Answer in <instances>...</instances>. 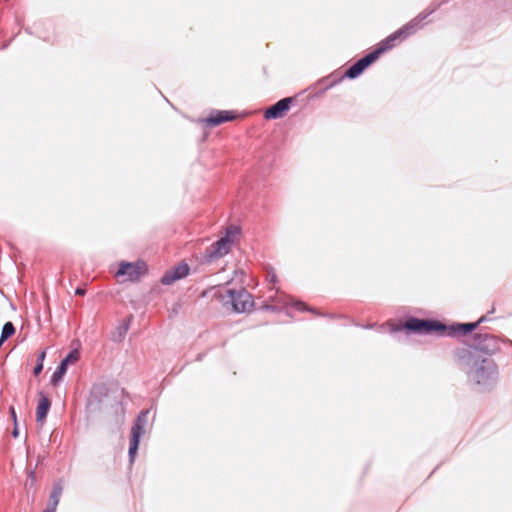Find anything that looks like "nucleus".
I'll use <instances>...</instances> for the list:
<instances>
[{
	"mask_svg": "<svg viewBox=\"0 0 512 512\" xmlns=\"http://www.w3.org/2000/svg\"><path fill=\"white\" fill-rule=\"evenodd\" d=\"M362 72L363 68L360 66L358 62H356L346 71V76L349 78H355L359 76Z\"/></svg>",
	"mask_w": 512,
	"mask_h": 512,
	"instance_id": "dca6fc26",
	"label": "nucleus"
},
{
	"mask_svg": "<svg viewBox=\"0 0 512 512\" xmlns=\"http://www.w3.org/2000/svg\"><path fill=\"white\" fill-rule=\"evenodd\" d=\"M129 323V320H125L116 328L112 337L114 341H121L123 339L129 329Z\"/></svg>",
	"mask_w": 512,
	"mask_h": 512,
	"instance_id": "ddd939ff",
	"label": "nucleus"
},
{
	"mask_svg": "<svg viewBox=\"0 0 512 512\" xmlns=\"http://www.w3.org/2000/svg\"><path fill=\"white\" fill-rule=\"evenodd\" d=\"M148 410L142 411L137 419L135 420L134 425L131 428V440H130V447H129V457L130 462L134 461L135 455L137 453L140 438L142 435L146 432V425L148 420Z\"/></svg>",
	"mask_w": 512,
	"mask_h": 512,
	"instance_id": "7ed1b4c3",
	"label": "nucleus"
},
{
	"mask_svg": "<svg viewBox=\"0 0 512 512\" xmlns=\"http://www.w3.org/2000/svg\"><path fill=\"white\" fill-rule=\"evenodd\" d=\"M67 371V367L64 366L62 363H60L59 367L56 369V371L53 373L51 377V383L53 385H57L63 378Z\"/></svg>",
	"mask_w": 512,
	"mask_h": 512,
	"instance_id": "4468645a",
	"label": "nucleus"
},
{
	"mask_svg": "<svg viewBox=\"0 0 512 512\" xmlns=\"http://www.w3.org/2000/svg\"><path fill=\"white\" fill-rule=\"evenodd\" d=\"M405 327L415 332H430L444 329L442 325L436 322L419 319H410L406 322Z\"/></svg>",
	"mask_w": 512,
	"mask_h": 512,
	"instance_id": "0eeeda50",
	"label": "nucleus"
},
{
	"mask_svg": "<svg viewBox=\"0 0 512 512\" xmlns=\"http://www.w3.org/2000/svg\"><path fill=\"white\" fill-rule=\"evenodd\" d=\"M189 273V266L185 263L180 264L173 269L167 271L162 277V283L164 285H170L175 281L187 276Z\"/></svg>",
	"mask_w": 512,
	"mask_h": 512,
	"instance_id": "6e6552de",
	"label": "nucleus"
},
{
	"mask_svg": "<svg viewBox=\"0 0 512 512\" xmlns=\"http://www.w3.org/2000/svg\"><path fill=\"white\" fill-rule=\"evenodd\" d=\"M467 364L470 379L482 386L483 389L490 387L495 382L496 368L491 361L470 356Z\"/></svg>",
	"mask_w": 512,
	"mask_h": 512,
	"instance_id": "f257e3e1",
	"label": "nucleus"
},
{
	"mask_svg": "<svg viewBox=\"0 0 512 512\" xmlns=\"http://www.w3.org/2000/svg\"><path fill=\"white\" fill-rule=\"evenodd\" d=\"M28 475L30 478V483L31 485H33L35 483V473L33 471H30Z\"/></svg>",
	"mask_w": 512,
	"mask_h": 512,
	"instance_id": "5701e85b",
	"label": "nucleus"
},
{
	"mask_svg": "<svg viewBox=\"0 0 512 512\" xmlns=\"http://www.w3.org/2000/svg\"><path fill=\"white\" fill-rule=\"evenodd\" d=\"M12 435L13 437L17 438L19 436V429H18V426L17 424H14V429L12 431Z\"/></svg>",
	"mask_w": 512,
	"mask_h": 512,
	"instance_id": "4be33fe9",
	"label": "nucleus"
},
{
	"mask_svg": "<svg viewBox=\"0 0 512 512\" xmlns=\"http://www.w3.org/2000/svg\"><path fill=\"white\" fill-rule=\"evenodd\" d=\"M85 292H86V291H85V289H83V288H77V289H76V291H75V293H76L77 295H80V296L84 295V294H85Z\"/></svg>",
	"mask_w": 512,
	"mask_h": 512,
	"instance_id": "393cba45",
	"label": "nucleus"
},
{
	"mask_svg": "<svg viewBox=\"0 0 512 512\" xmlns=\"http://www.w3.org/2000/svg\"><path fill=\"white\" fill-rule=\"evenodd\" d=\"M10 414H11L14 424H17V415H16L15 409L13 407L10 408Z\"/></svg>",
	"mask_w": 512,
	"mask_h": 512,
	"instance_id": "6ab92c4d",
	"label": "nucleus"
},
{
	"mask_svg": "<svg viewBox=\"0 0 512 512\" xmlns=\"http://www.w3.org/2000/svg\"><path fill=\"white\" fill-rule=\"evenodd\" d=\"M221 298L224 301H230L233 310L236 312H246L253 304L251 295L243 289L238 292L228 289L225 291V294H221Z\"/></svg>",
	"mask_w": 512,
	"mask_h": 512,
	"instance_id": "39448f33",
	"label": "nucleus"
},
{
	"mask_svg": "<svg viewBox=\"0 0 512 512\" xmlns=\"http://www.w3.org/2000/svg\"><path fill=\"white\" fill-rule=\"evenodd\" d=\"M147 272V266L143 261L121 262L115 276L123 281H137Z\"/></svg>",
	"mask_w": 512,
	"mask_h": 512,
	"instance_id": "20e7f679",
	"label": "nucleus"
},
{
	"mask_svg": "<svg viewBox=\"0 0 512 512\" xmlns=\"http://www.w3.org/2000/svg\"><path fill=\"white\" fill-rule=\"evenodd\" d=\"M45 356H46V352L45 351H42L39 356H38V363H42L43 364V361L45 359Z\"/></svg>",
	"mask_w": 512,
	"mask_h": 512,
	"instance_id": "412c9836",
	"label": "nucleus"
},
{
	"mask_svg": "<svg viewBox=\"0 0 512 512\" xmlns=\"http://www.w3.org/2000/svg\"><path fill=\"white\" fill-rule=\"evenodd\" d=\"M234 116L228 111H219L210 115L205 121L212 126L219 125L223 122L232 120Z\"/></svg>",
	"mask_w": 512,
	"mask_h": 512,
	"instance_id": "9b49d317",
	"label": "nucleus"
},
{
	"mask_svg": "<svg viewBox=\"0 0 512 512\" xmlns=\"http://www.w3.org/2000/svg\"><path fill=\"white\" fill-rule=\"evenodd\" d=\"M482 320H483V318H481L476 323L461 324V325H459V330H461L463 334H467V333L473 331L477 327L478 323H480Z\"/></svg>",
	"mask_w": 512,
	"mask_h": 512,
	"instance_id": "f3484780",
	"label": "nucleus"
},
{
	"mask_svg": "<svg viewBox=\"0 0 512 512\" xmlns=\"http://www.w3.org/2000/svg\"><path fill=\"white\" fill-rule=\"evenodd\" d=\"M63 487L60 483L54 485L53 490L50 495V502L48 505L57 507L60 497L62 495Z\"/></svg>",
	"mask_w": 512,
	"mask_h": 512,
	"instance_id": "f8f14e48",
	"label": "nucleus"
},
{
	"mask_svg": "<svg viewBox=\"0 0 512 512\" xmlns=\"http://www.w3.org/2000/svg\"><path fill=\"white\" fill-rule=\"evenodd\" d=\"M290 99L284 98L278 101L275 105L268 108L265 112V118L276 119L282 117L289 109Z\"/></svg>",
	"mask_w": 512,
	"mask_h": 512,
	"instance_id": "1a4fd4ad",
	"label": "nucleus"
},
{
	"mask_svg": "<svg viewBox=\"0 0 512 512\" xmlns=\"http://www.w3.org/2000/svg\"><path fill=\"white\" fill-rule=\"evenodd\" d=\"M51 406L50 400L43 395L40 394V399L38 402L37 410H36V419L39 423H43Z\"/></svg>",
	"mask_w": 512,
	"mask_h": 512,
	"instance_id": "9d476101",
	"label": "nucleus"
},
{
	"mask_svg": "<svg viewBox=\"0 0 512 512\" xmlns=\"http://www.w3.org/2000/svg\"><path fill=\"white\" fill-rule=\"evenodd\" d=\"M238 234L239 228L235 226L229 227L225 236L213 245L209 257L214 259L228 254Z\"/></svg>",
	"mask_w": 512,
	"mask_h": 512,
	"instance_id": "423d86ee",
	"label": "nucleus"
},
{
	"mask_svg": "<svg viewBox=\"0 0 512 512\" xmlns=\"http://www.w3.org/2000/svg\"><path fill=\"white\" fill-rule=\"evenodd\" d=\"M57 507L48 505L44 512H56Z\"/></svg>",
	"mask_w": 512,
	"mask_h": 512,
	"instance_id": "b1692460",
	"label": "nucleus"
},
{
	"mask_svg": "<svg viewBox=\"0 0 512 512\" xmlns=\"http://www.w3.org/2000/svg\"><path fill=\"white\" fill-rule=\"evenodd\" d=\"M43 369V364L42 363H38L35 368H34V375H39L41 373Z\"/></svg>",
	"mask_w": 512,
	"mask_h": 512,
	"instance_id": "a211bd4d",
	"label": "nucleus"
},
{
	"mask_svg": "<svg viewBox=\"0 0 512 512\" xmlns=\"http://www.w3.org/2000/svg\"><path fill=\"white\" fill-rule=\"evenodd\" d=\"M79 358V351L73 350L61 361V363L68 368L70 364H75L79 360Z\"/></svg>",
	"mask_w": 512,
	"mask_h": 512,
	"instance_id": "2eb2a0df",
	"label": "nucleus"
},
{
	"mask_svg": "<svg viewBox=\"0 0 512 512\" xmlns=\"http://www.w3.org/2000/svg\"><path fill=\"white\" fill-rule=\"evenodd\" d=\"M422 19L423 18H421L420 20L418 18L414 19L413 21H411L410 23H408L407 25H405L404 27L390 35L388 38H386L382 43H380L379 47L375 51L369 53L368 55L357 61L363 68V70L367 68L370 64H372L381 53L391 49L394 46V42L397 39H403L410 35L411 33H413L416 30V26Z\"/></svg>",
	"mask_w": 512,
	"mask_h": 512,
	"instance_id": "f03ea898",
	"label": "nucleus"
},
{
	"mask_svg": "<svg viewBox=\"0 0 512 512\" xmlns=\"http://www.w3.org/2000/svg\"><path fill=\"white\" fill-rule=\"evenodd\" d=\"M291 303H292V304L296 307V309H298V310H302V309H304V304H303V303H301V302H293V301L291 300Z\"/></svg>",
	"mask_w": 512,
	"mask_h": 512,
	"instance_id": "aec40b11",
	"label": "nucleus"
}]
</instances>
